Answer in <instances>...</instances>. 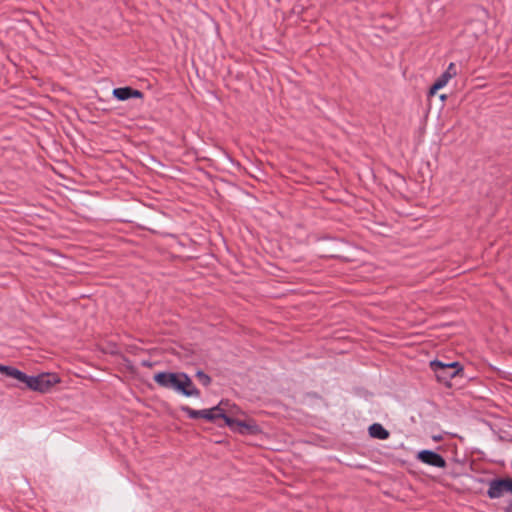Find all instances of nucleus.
I'll return each instance as SVG.
<instances>
[{"label": "nucleus", "mask_w": 512, "mask_h": 512, "mask_svg": "<svg viewBox=\"0 0 512 512\" xmlns=\"http://www.w3.org/2000/svg\"><path fill=\"white\" fill-rule=\"evenodd\" d=\"M430 368L435 373L436 379L447 386H451L450 380L463 373V367L459 362L443 363L433 360L430 362Z\"/></svg>", "instance_id": "f257e3e1"}, {"label": "nucleus", "mask_w": 512, "mask_h": 512, "mask_svg": "<svg viewBox=\"0 0 512 512\" xmlns=\"http://www.w3.org/2000/svg\"><path fill=\"white\" fill-rule=\"evenodd\" d=\"M59 382L60 379L56 374L43 373L37 376L27 375V379L25 380L24 384L25 387L30 390L45 393Z\"/></svg>", "instance_id": "f03ea898"}, {"label": "nucleus", "mask_w": 512, "mask_h": 512, "mask_svg": "<svg viewBox=\"0 0 512 512\" xmlns=\"http://www.w3.org/2000/svg\"><path fill=\"white\" fill-rule=\"evenodd\" d=\"M183 376L184 372H159L153 379L160 387L180 393Z\"/></svg>", "instance_id": "7ed1b4c3"}, {"label": "nucleus", "mask_w": 512, "mask_h": 512, "mask_svg": "<svg viewBox=\"0 0 512 512\" xmlns=\"http://www.w3.org/2000/svg\"><path fill=\"white\" fill-rule=\"evenodd\" d=\"M225 424L234 432L243 435H254L259 432V427L254 421H242L226 415Z\"/></svg>", "instance_id": "20e7f679"}, {"label": "nucleus", "mask_w": 512, "mask_h": 512, "mask_svg": "<svg viewBox=\"0 0 512 512\" xmlns=\"http://www.w3.org/2000/svg\"><path fill=\"white\" fill-rule=\"evenodd\" d=\"M417 459L424 464L437 468H445L447 466L445 459L432 450H422L418 452Z\"/></svg>", "instance_id": "39448f33"}, {"label": "nucleus", "mask_w": 512, "mask_h": 512, "mask_svg": "<svg viewBox=\"0 0 512 512\" xmlns=\"http://www.w3.org/2000/svg\"><path fill=\"white\" fill-rule=\"evenodd\" d=\"M509 490V478L506 479H494L490 481L487 495L491 499L500 498L508 493Z\"/></svg>", "instance_id": "423d86ee"}, {"label": "nucleus", "mask_w": 512, "mask_h": 512, "mask_svg": "<svg viewBox=\"0 0 512 512\" xmlns=\"http://www.w3.org/2000/svg\"><path fill=\"white\" fill-rule=\"evenodd\" d=\"M222 403L223 402H220L217 406L210 409L200 410V418L210 422H216L218 419H223L225 421L226 414L224 409L221 407Z\"/></svg>", "instance_id": "0eeeda50"}, {"label": "nucleus", "mask_w": 512, "mask_h": 512, "mask_svg": "<svg viewBox=\"0 0 512 512\" xmlns=\"http://www.w3.org/2000/svg\"><path fill=\"white\" fill-rule=\"evenodd\" d=\"M113 96L120 101H125L130 98H142L143 93L140 90L133 89L131 87H120L115 88L112 92Z\"/></svg>", "instance_id": "6e6552de"}, {"label": "nucleus", "mask_w": 512, "mask_h": 512, "mask_svg": "<svg viewBox=\"0 0 512 512\" xmlns=\"http://www.w3.org/2000/svg\"><path fill=\"white\" fill-rule=\"evenodd\" d=\"M180 394L186 397H200V390L194 385L191 378L184 373L181 382V391Z\"/></svg>", "instance_id": "1a4fd4ad"}, {"label": "nucleus", "mask_w": 512, "mask_h": 512, "mask_svg": "<svg viewBox=\"0 0 512 512\" xmlns=\"http://www.w3.org/2000/svg\"><path fill=\"white\" fill-rule=\"evenodd\" d=\"M0 373L6 375L7 377L14 378L23 384L27 379V374L12 366L0 364Z\"/></svg>", "instance_id": "9d476101"}, {"label": "nucleus", "mask_w": 512, "mask_h": 512, "mask_svg": "<svg viewBox=\"0 0 512 512\" xmlns=\"http://www.w3.org/2000/svg\"><path fill=\"white\" fill-rule=\"evenodd\" d=\"M369 435L372 438L385 440L389 437L390 433L387 429H385L381 424L374 423L372 424L369 429Z\"/></svg>", "instance_id": "9b49d317"}, {"label": "nucleus", "mask_w": 512, "mask_h": 512, "mask_svg": "<svg viewBox=\"0 0 512 512\" xmlns=\"http://www.w3.org/2000/svg\"><path fill=\"white\" fill-rule=\"evenodd\" d=\"M452 77H453V74L443 73L440 77L437 78V80L434 82V84L430 87L429 93L431 95H434L439 89L443 88Z\"/></svg>", "instance_id": "f8f14e48"}, {"label": "nucleus", "mask_w": 512, "mask_h": 512, "mask_svg": "<svg viewBox=\"0 0 512 512\" xmlns=\"http://www.w3.org/2000/svg\"><path fill=\"white\" fill-rule=\"evenodd\" d=\"M199 382L204 386H209L212 382L211 377L202 370H198L195 374Z\"/></svg>", "instance_id": "ddd939ff"}, {"label": "nucleus", "mask_w": 512, "mask_h": 512, "mask_svg": "<svg viewBox=\"0 0 512 512\" xmlns=\"http://www.w3.org/2000/svg\"><path fill=\"white\" fill-rule=\"evenodd\" d=\"M181 411L187 414L190 419H198L200 418V410H194L189 406L183 405L180 407Z\"/></svg>", "instance_id": "4468645a"}, {"label": "nucleus", "mask_w": 512, "mask_h": 512, "mask_svg": "<svg viewBox=\"0 0 512 512\" xmlns=\"http://www.w3.org/2000/svg\"><path fill=\"white\" fill-rule=\"evenodd\" d=\"M444 73L453 74V77L456 76V67L454 63H450L447 70Z\"/></svg>", "instance_id": "2eb2a0df"}, {"label": "nucleus", "mask_w": 512, "mask_h": 512, "mask_svg": "<svg viewBox=\"0 0 512 512\" xmlns=\"http://www.w3.org/2000/svg\"><path fill=\"white\" fill-rule=\"evenodd\" d=\"M141 365L144 366V367H149L150 368V367H152L153 364L150 361H148V360H143L141 362Z\"/></svg>", "instance_id": "dca6fc26"}, {"label": "nucleus", "mask_w": 512, "mask_h": 512, "mask_svg": "<svg viewBox=\"0 0 512 512\" xmlns=\"http://www.w3.org/2000/svg\"><path fill=\"white\" fill-rule=\"evenodd\" d=\"M508 493L512 494V478H509V490Z\"/></svg>", "instance_id": "f3484780"}]
</instances>
